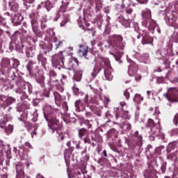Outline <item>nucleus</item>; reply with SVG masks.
<instances>
[{"label":"nucleus","instance_id":"obj_14","mask_svg":"<svg viewBox=\"0 0 178 178\" xmlns=\"http://www.w3.org/2000/svg\"><path fill=\"white\" fill-rule=\"evenodd\" d=\"M140 98L141 101H143V98L141 97V95H135V98H134V101H135L136 102H138V99H140Z\"/></svg>","mask_w":178,"mask_h":178},{"label":"nucleus","instance_id":"obj_21","mask_svg":"<svg viewBox=\"0 0 178 178\" xmlns=\"http://www.w3.org/2000/svg\"><path fill=\"white\" fill-rule=\"evenodd\" d=\"M84 143H90V139L88 138H84Z\"/></svg>","mask_w":178,"mask_h":178},{"label":"nucleus","instance_id":"obj_17","mask_svg":"<svg viewBox=\"0 0 178 178\" xmlns=\"http://www.w3.org/2000/svg\"><path fill=\"white\" fill-rule=\"evenodd\" d=\"M174 123L175 124L176 126H177L178 123V114H177L175 118H174Z\"/></svg>","mask_w":178,"mask_h":178},{"label":"nucleus","instance_id":"obj_18","mask_svg":"<svg viewBox=\"0 0 178 178\" xmlns=\"http://www.w3.org/2000/svg\"><path fill=\"white\" fill-rule=\"evenodd\" d=\"M31 24H32L33 29L37 27V22H35V20H32Z\"/></svg>","mask_w":178,"mask_h":178},{"label":"nucleus","instance_id":"obj_8","mask_svg":"<svg viewBox=\"0 0 178 178\" xmlns=\"http://www.w3.org/2000/svg\"><path fill=\"white\" fill-rule=\"evenodd\" d=\"M75 106L78 109H84V103H83V102L81 100H78L75 103Z\"/></svg>","mask_w":178,"mask_h":178},{"label":"nucleus","instance_id":"obj_6","mask_svg":"<svg viewBox=\"0 0 178 178\" xmlns=\"http://www.w3.org/2000/svg\"><path fill=\"white\" fill-rule=\"evenodd\" d=\"M80 49L79 51V56H86L88 54V47L87 46H79Z\"/></svg>","mask_w":178,"mask_h":178},{"label":"nucleus","instance_id":"obj_36","mask_svg":"<svg viewBox=\"0 0 178 178\" xmlns=\"http://www.w3.org/2000/svg\"><path fill=\"white\" fill-rule=\"evenodd\" d=\"M148 13H149V15H151V13L149 11H148Z\"/></svg>","mask_w":178,"mask_h":178},{"label":"nucleus","instance_id":"obj_24","mask_svg":"<svg viewBox=\"0 0 178 178\" xmlns=\"http://www.w3.org/2000/svg\"><path fill=\"white\" fill-rule=\"evenodd\" d=\"M26 2H27L28 3H33V2H34V0H26Z\"/></svg>","mask_w":178,"mask_h":178},{"label":"nucleus","instance_id":"obj_16","mask_svg":"<svg viewBox=\"0 0 178 178\" xmlns=\"http://www.w3.org/2000/svg\"><path fill=\"white\" fill-rule=\"evenodd\" d=\"M73 91H74L75 95H79V88H74Z\"/></svg>","mask_w":178,"mask_h":178},{"label":"nucleus","instance_id":"obj_5","mask_svg":"<svg viewBox=\"0 0 178 178\" xmlns=\"http://www.w3.org/2000/svg\"><path fill=\"white\" fill-rule=\"evenodd\" d=\"M16 171H17V178H26L24 177V172L22 170L23 168H22V165H16Z\"/></svg>","mask_w":178,"mask_h":178},{"label":"nucleus","instance_id":"obj_11","mask_svg":"<svg viewBox=\"0 0 178 178\" xmlns=\"http://www.w3.org/2000/svg\"><path fill=\"white\" fill-rule=\"evenodd\" d=\"M90 2H92L93 3H95L97 8L99 9V8H102L101 5V0H90Z\"/></svg>","mask_w":178,"mask_h":178},{"label":"nucleus","instance_id":"obj_15","mask_svg":"<svg viewBox=\"0 0 178 178\" xmlns=\"http://www.w3.org/2000/svg\"><path fill=\"white\" fill-rule=\"evenodd\" d=\"M115 40H117V41H118V42H116V45H118V44H119V42H120V41H122V37L120 36H115Z\"/></svg>","mask_w":178,"mask_h":178},{"label":"nucleus","instance_id":"obj_3","mask_svg":"<svg viewBox=\"0 0 178 178\" xmlns=\"http://www.w3.org/2000/svg\"><path fill=\"white\" fill-rule=\"evenodd\" d=\"M15 99L13 97H6L3 95L0 96V106H3V108H6L10 104H13Z\"/></svg>","mask_w":178,"mask_h":178},{"label":"nucleus","instance_id":"obj_25","mask_svg":"<svg viewBox=\"0 0 178 178\" xmlns=\"http://www.w3.org/2000/svg\"><path fill=\"white\" fill-rule=\"evenodd\" d=\"M51 124H55V122H53L52 120H51L49 123V127H51Z\"/></svg>","mask_w":178,"mask_h":178},{"label":"nucleus","instance_id":"obj_1","mask_svg":"<svg viewBox=\"0 0 178 178\" xmlns=\"http://www.w3.org/2000/svg\"><path fill=\"white\" fill-rule=\"evenodd\" d=\"M167 99L171 102H178V90L176 88H170L165 95Z\"/></svg>","mask_w":178,"mask_h":178},{"label":"nucleus","instance_id":"obj_7","mask_svg":"<svg viewBox=\"0 0 178 178\" xmlns=\"http://www.w3.org/2000/svg\"><path fill=\"white\" fill-rule=\"evenodd\" d=\"M81 76H83V71H78L75 73L74 79L76 81H80L81 80Z\"/></svg>","mask_w":178,"mask_h":178},{"label":"nucleus","instance_id":"obj_33","mask_svg":"<svg viewBox=\"0 0 178 178\" xmlns=\"http://www.w3.org/2000/svg\"><path fill=\"white\" fill-rule=\"evenodd\" d=\"M147 94H148V95H149V94H151V92L147 91Z\"/></svg>","mask_w":178,"mask_h":178},{"label":"nucleus","instance_id":"obj_20","mask_svg":"<svg viewBox=\"0 0 178 178\" xmlns=\"http://www.w3.org/2000/svg\"><path fill=\"white\" fill-rule=\"evenodd\" d=\"M124 95L126 97V98H129V97H130V93H129V92L126 91V92L124 93Z\"/></svg>","mask_w":178,"mask_h":178},{"label":"nucleus","instance_id":"obj_32","mask_svg":"<svg viewBox=\"0 0 178 178\" xmlns=\"http://www.w3.org/2000/svg\"><path fill=\"white\" fill-rule=\"evenodd\" d=\"M20 21L23 20V17H20Z\"/></svg>","mask_w":178,"mask_h":178},{"label":"nucleus","instance_id":"obj_23","mask_svg":"<svg viewBox=\"0 0 178 178\" xmlns=\"http://www.w3.org/2000/svg\"><path fill=\"white\" fill-rule=\"evenodd\" d=\"M91 75L92 76V77H95V76H97V71L95 70V73L92 72Z\"/></svg>","mask_w":178,"mask_h":178},{"label":"nucleus","instance_id":"obj_29","mask_svg":"<svg viewBox=\"0 0 178 178\" xmlns=\"http://www.w3.org/2000/svg\"><path fill=\"white\" fill-rule=\"evenodd\" d=\"M3 178H8V177L6 175H3Z\"/></svg>","mask_w":178,"mask_h":178},{"label":"nucleus","instance_id":"obj_41","mask_svg":"<svg viewBox=\"0 0 178 178\" xmlns=\"http://www.w3.org/2000/svg\"><path fill=\"white\" fill-rule=\"evenodd\" d=\"M113 44H115V42H113Z\"/></svg>","mask_w":178,"mask_h":178},{"label":"nucleus","instance_id":"obj_34","mask_svg":"<svg viewBox=\"0 0 178 178\" xmlns=\"http://www.w3.org/2000/svg\"><path fill=\"white\" fill-rule=\"evenodd\" d=\"M115 60H119V59L118 58V57L115 56Z\"/></svg>","mask_w":178,"mask_h":178},{"label":"nucleus","instance_id":"obj_35","mask_svg":"<svg viewBox=\"0 0 178 178\" xmlns=\"http://www.w3.org/2000/svg\"><path fill=\"white\" fill-rule=\"evenodd\" d=\"M126 105V103H123L122 106H124Z\"/></svg>","mask_w":178,"mask_h":178},{"label":"nucleus","instance_id":"obj_37","mask_svg":"<svg viewBox=\"0 0 178 178\" xmlns=\"http://www.w3.org/2000/svg\"><path fill=\"white\" fill-rule=\"evenodd\" d=\"M74 61H75V62H77V60H76V59H74Z\"/></svg>","mask_w":178,"mask_h":178},{"label":"nucleus","instance_id":"obj_19","mask_svg":"<svg viewBox=\"0 0 178 178\" xmlns=\"http://www.w3.org/2000/svg\"><path fill=\"white\" fill-rule=\"evenodd\" d=\"M139 3H147V0H136Z\"/></svg>","mask_w":178,"mask_h":178},{"label":"nucleus","instance_id":"obj_30","mask_svg":"<svg viewBox=\"0 0 178 178\" xmlns=\"http://www.w3.org/2000/svg\"><path fill=\"white\" fill-rule=\"evenodd\" d=\"M33 16H34V14L31 15H30V17H31V18H32V17H33Z\"/></svg>","mask_w":178,"mask_h":178},{"label":"nucleus","instance_id":"obj_40","mask_svg":"<svg viewBox=\"0 0 178 178\" xmlns=\"http://www.w3.org/2000/svg\"><path fill=\"white\" fill-rule=\"evenodd\" d=\"M61 139L63 140V137H62Z\"/></svg>","mask_w":178,"mask_h":178},{"label":"nucleus","instance_id":"obj_22","mask_svg":"<svg viewBox=\"0 0 178 178\" xmlns=\"http://www.w3.org/2000/svg\"><path fill=\"white\" fill-rule=\"evenodd\" d=\"M66 23H67V20H65V21L63 22L60 24L61 27L63 26H65V24H66Z\"/></svg>","mask_w":178,"mask_h":178},{"label":"nucleus","instance_id":"obj_10","mask_svg":"<svg viewBox=\"0 0 178 178\" xmlns=\"http://www.w3.org/2000/svg\"><path fill=\"white\" fill-rule=\"evenodd\" d=\"M104 74H105L107 80H111L113 77V76H112V74H111V72L109 71V70H106L104 72Z\"/></svg>","mask_w":178,"mask_h":178},{"label":"nucleus","instance_id":"obj_2","mask_svg":"<svg viewBox=\"0 0 178 178\" xmlns=\"http://www.w3.org/2000/svg\"><path fill=\"white\" fill-rule=\"evenodd\" d=\"M8 122H9L8 116L4 115L3 119L0 120L1 128L5 129L6 133H12V131H13V126L10 124H8Z\"/></svg>","mask_w":178,"mask_h":178},{"label":"nucleus","instance_id":"obj_13","mask_svg":"<svg viewBox=\"0 0 178 178\" xmlns=\"http://www.w3.org/2000/svg\"><path fill=\"white\" fill-rule=\"evenodd\" d=\"M151 41H152L151 38L145 37L143 38L142 44H151Z\"/></svg>","mask_w":178,"mask_h":178},{"label":"nucleus","instance_id":"obj_38","mask_svg":"<svg viewBox=\"0 0 178 178\" xmlns=\"http://www.w3.org/2000/svg\"><path fill=\"white\" fill-rule=\"evenodd\" d=\"M86 104H87V100H85Z\"/></svg>","mask_w":178,"mask_h":178},{"label":"nucleus","instance_id":"obj_28","mask_svg":"<svg viewBox=\"0 0 178 178\" xmlns=\"http://www.w3.org/2000/svg\"><path fill=\"white\" fill-rule=\"evenodd\" d=\"M172 20H173V19H169V20H168L169 23H173V22H172Z\"/></svg>","mask_w":178,"mask_h":178},{"label":"nucleus","instance_id":"obj_27","mask_svg":"<svg viewBox=\"0 0 178 178\" xmlns=\"http://www.w3.org/2000/svg\"><path fill=\"white\" fill-rule=\"evenodd\" d=\"M155 26V23H153L152 24L150 25V29H154Z\"/></svg>","mask_w":178,"mask_h":178},{"label":"nucleus","instance_id":"obj_12","mask_svg":"<svg viewBox=\"0 0 178 178\" xmlns=\"http://www.w3.org/2000/svg\"><path fill=\"white\" fill-rule=\"evenodd\" d=\"M42 6H44V8H47V10L52 8V5L49 1H47L45 3H42Z\"/></svg>","mask_w":178,"mask_h":178},{"label":"nucleus","instance_id":"obj_4","mask_svg":"<svg viewBox=\"0 0 178 178\" xmlns=\"http://www.w3.org/2000/svg\"><path fill=\"white\" fill-rule=\"evenodd\" d=\"M10 151V149L9 147V145L3 146V142L0 140V152H1L0 156H2V155H3V152H9Z\"/></svg>","mask_w":178,"mask_h":178},{"label":"nucleus","instance_id":"obj_26","mask_svg":"<svg viewBox=\"0 0 178 178\" xmlns=\"http://www.w3.org/2000/svg\"><path fill=\"white\" fill-rule=\"evenodd\" d=\"M103 154H104V156H108V154H106V150L103 151Z\"/></svg>","mask_w":178,"mask_h":178},{"label":"nucleus","instance_id":"obj_31","mask_svg":"<svg viewBox=\"0 0 178 178\" xmlns=\"http://www.w3.org/2000/svg\"><path fill=\"white\" fill-rule=\"evenodd\" d=\"M129 74L131 75V70H129Z\"/></svg>","mask_w":178,"mask_h":178},{"label":"nucleus","instance_id":"obj_39","mask_svg":"<svg viewBox=\"0 0 178 178\" xmlns=\"http://www.w3.org/2000/svg\"><path fill=\"white\" fill-rule=\"evenodd\" d=\"M17 92H20V91L18 90V91H17Z\"/></svg>","mask_w":178,"mask_h":178},{"label":"nucleus","instance_id":"obj_9","mask_svg":"<svg viewBox=\"0 0 178 178\" xmlns=\"http://www.w3.org/2000/svg\"><path fill=\"white\" fill-rule=\"evenodd\" d=\"M79 134L80 138H81V137H84V136H88V132L85 129H82L79 130Z\"/></svg>","mask_w":178,"mask_h":178}]
</instances>
